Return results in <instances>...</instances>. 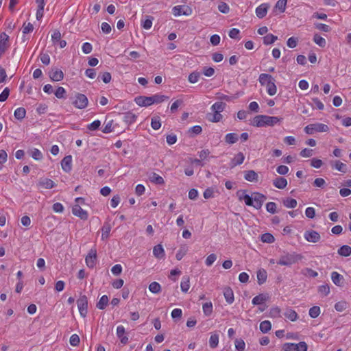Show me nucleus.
<instances>
[{
  "instance_id": "nucleus-42",
  "label": "nucleus",
  "mask_w": 351,
  "mask_h": 351,
  "mask_svg": "<svg viewBox=\"0 0 351 351\" xmlns=\"http://www.w3.org/2000/svg\"><path fill=\"white\" fill-rule=\"evenodd\" d=\"M154 17L152 16H146L145 20H142L141 25L145 29H149L152 26V21Z\"/></svg>"
},
{
  "instance_id": "nucleus-29",
  "label": "nucleus",
  "mask_w": 351,
  "mask_h": 351,
  "mask_svg": "<svg viewBox=\"0 0 351 351\" xmlns=\"http://www.w3.org/2000/svg\"><path fill=\"white\" fill-rule=\"evenodd\" d=\"M258 178V174L253 170L245 171L244 178L249 182H256Z\"/></svg>"
},
{
  "instance_id": "nucleus-10",
  "label": "nucleus",
  "mask_w": 351,
  "mask_h": 351,
  "mask_svg": "<svg viewBox=\"0 0 351 351\" xmlns=\"http://www.w3.org/2000/svg\"><path fill=\"white\" fill-rule=\"evenodd\" d=\"M9 47V36L6 33L2 32L0 34V58Z\"/></svg>"
},
{
  "instance_id": "nucleus-33",
  "label": "nucleus",
  "mask_w": 351,
  "mask_h": 351,
  "mask_svg": "<svg viewBox=\"0 0 351 351\" xmlns=\"http://www.w3.org/2000/svg\"><path fill=\"white\" fill-rule=\"evenodd\" d=\"M267 278V271L264 269H259L257 271V281L259 285H262L265 282Z\"/></svg>"
},
{
  "instance_id": "nucleus-45",
  "label": "nucleus",
  "mask_w": 351,
  "mask_h": 351,
  "mask_svg": "<svg viewBox=\"0 0 351 351\" xmlns=\"http://www.w3.org/2000/svg\"><path fill=\"white\" fill-rule=\"evenodd\" d=\"M313 41L319 47H324L326 45L325 38L322 37L319 34H315L313 36Z\"/></svg>"
},
{
  "instance_id": "nucleus-51",
  "label": "nucleus",
  "mask_w": 351,
  "mask_h": 351,
  "mask_svg": "<svg viewBox=\"0 0 351 351\" xmlns=\"http://www.w3.org/2000/svg\"><path fill=\"white\" fill-rule=\"evenodd\" d=\"M348 306V303L346 301H339L335 304V308L337 311L342 312L346 310Z\"/></svg>"
},
{
  "instance_id": "nucleus-18",
  "label": "nucleus",
  "mask_w": 351,
  "mask_h": 351,
  "mask_svg": "<svg viewBox=\"0 0 351 351\" xmlns=\"http://www.w3.org/2000/svg\"><path fill=\"white\" fill-rule=\"evenodd\" d=\"M117 335L123 345L128 342V337L125 335V330L123 326H118L117 328Z\"/></svg>"
},
{
  "instance_id": "nucleus-23",
  "label": "nucleus",
  "mask_w": 351,
  "mask_h": 351,
  "mask_svg": "<svg viewBox=\"0 0 351 351\" xmlns=\"http://www.w3.org/2000/svg\"><path fill=\"white\" fill-rule=\"evenodd\" d=\"M269 299V296L266 293H261L256 296H255L252 300V303L253 305H261L265 302H266Z\"/></svg>"
},
{
  "instance_id": "nucleus-36",
  "label": "nucleus",
  "mask_w": 351,
  "mask_h": 351,
  "mask_svg": "<svg viewBox=\"0 0 351 351\" xmlns=\"http://www.w3.org/2000/svg\"><path fill=\"white\" fill-rule=\"evenodd\" d=\"M108 301L109 300L107 295H102L99 299V302L96 304L97 308L100 310L105 309L108 305Z\"/></svg>"
},
{
  "instance_id": "nucleus-60",
  "label": "nucleus",
  "mask_w": 351,
  "mask_h": 351,
  "mask_svg": "<svg viewBox=\"0 0 351 351\" xmlns=\"http://www.w3.org/2000/svg\"><path fill=\"white\" fill-rule=\"evenodd\" d=\"M51 40L53 45H58V43L61 40V34L59 30H55L51 35Z\"/></svg>"
},
{
  "instance_id": "nucleus-26",
  "label": "nucleus",
  "mask_w": 351,
  "mask_h": 351,
  "mask_svg": "<svg viewBox=\"0 0 351 351\" xmlns=\"http://www.w3.org/2000/svg\"><path fill=\"white\" fill-rule=\"evenodd\" d=\"M149 180L151 182L156 184H163L165 183L162 177L159 176L155 172H152L149 174Z\"/></svg>"
},
{
  "instance_id": "nucleus-2",
  "label": "nucleus",
  "mask_w": 351,
  "mask_h": 351,
  "mask_svg": "<svg viewBox=\"0 0 351 351\" xmlns=\"http://www.w3.org/2000/svg\"><path fill=\"white\" fill-rule=\"evenodd\" d=\"M283 118L270 117L267 115H257L254 118L253 125L261 128L265 126H274L282 121Z\"/></svg>"
},
{
  "instance_id": "nucleus-47",
  "label": "nucleus",
  "mask_w": 351,
  "mask_h": 351,
  "mask_svg": "<svg viewBox=\"0 0 351 351\" xmlns=\"http://www.w3.org/2000/svg\"><path fill=\"white\" fill-rule=\"evenodd\" d=\"M277 39L278 37L276 36H274L272 34H269L263 37V43L265 45H271L274 43Z\"/></svg>"
},
{
  "instance_id": "nucleus-12",
  "label": "nucleus",
  "mask_w": 351,
  "mask_h": 351,
  "mask_svg": "<svg viewBox=\"0 0 351 351\" xmlns=\"http://www.w3.org/2000/svg\"><path fill=\"white\" fill-rule=\"evenodd\" d=\"M72 213L82 220H86L88 217V213L83 210L79 204H75L73 206Z\"/></svg>"
},
{
  "instance_id": "nucleus-17",
  "label": "nucleus",
  "mask_w": 351,
  "mask_h": 351,
  "mask_svg": "<svg viewBox=\"0 0 351 351\" xmlns=\"http://www.w3.org/2000/svg\"><path fill=\"white\" fill-rule=\"evenodd\" d=\"M134 101L139 106H149L152 105L151 97L138 96L134 99Z\"/></svg>"
},
{
  "instance_id": "nucleus-16",
  "label": "nucleus",
  "mask_w": 351,
  "mask_h": 351,
  "mask_svg": "<svg viewBox=\"0 0 351 351\" xmlns=\"http://www.w3.org/2000/svg\"><path fill=\"white\" fill-rule=\"evenodd\" d=\"M269 8V5L268 3L261 4L256 8L255 12L256 16L259 19L264 18L267 15Z\"/></svg>"
},
{
  "instance_id": "nucleus-15",
  "label": "nucleus",
  "mask_w": 351,
  "mask_h": 351,
  "mask_svg": "<svg viewBox=\"0 0 351 351\" xmlns=\"http://www.w3.org/2000/svg\"><path fill=\"white\" fill-rule=\"evenodd\" d=\"M49 77L52 81L59 82L64 78V73L60 69L53 68L49 73Z\"/></svg>"
},
{
  "instance_id": "nucleus-56",
  "label": "nucleus",
  "mask_w": 351,
  "mask_h": 351,
  "mask_svg": "<svg viewBox=\"0 0 351 351\" xmlns=\"http://www.w3.org/2000/svg\"><path fill=\"white\" fill-rule=\"evenodd\" d=\"M199 77L200 73L197 71H194L189 74L188 80L189 82L194 84L199 80Z\"/></svg>"
},
{
  "instance_id": "nucleus-14",
  "label": "nucleus",
  "mask_w": 351,
  "mask_h": 351,
  "mask_svg": "<svg viewBox=\"0 0 351 351\" xmlns=\"http://www.w3.org/2000/svg\"><path fill=\"white\" fill-rule=\"evenodd\" d=\"M62 169L64 171L69 173L72 169V156H66L61 161Z\"/></svg>"
},
{
  "instance_id": "nucleus-24",
  "label": "nucleus",
  "mask_w": 351,
  "mask_h": 351,
  "mask_svg": "<svg viewBox=\"0 0 351 351\" xmlns=\"http://www.w3.org/2000/svg\"><path fill=\"white\" fill-rule=\"evenodd\" d=\"M273 184L279 189H283L287 185V180L283 177H277L273 180Z\"/></svg>"
},
{
  "instance_id": "nucleus-35",
  "label": "nucleus",
  "mask_w": 351,
  "mask_h": 351,
  "mask_svg": "<svg viewBox=\"0 0 351 351\" xmlns=\"http://www.w3.org/2000/svg\"><path fill=\"white\" fill-rule=\"evenodd\" d=\"M203 312L205 316H210L213 312V306L211 302H206L202 306Z\"/></svg>"
},
{
  "instance_id": "nucleus-6",
  "label": "nucleus",
  "mask_w": 351,
  "mask_h": 351,
  "mask_svg": "<svg viewBox=\"0 0 351 351\" xmlns=\"http://www.w3.org/2000/svg\"><path fill=\"white\" fill-rule=\"evenodd\" d=\"M282 349L284 351H307L308 346L304 341L298 343H285Z\"/></svg>"
},
{
  "instance_id": "nucleus-50",
  "label": "nucleus",
  "mask_w": 351,
  "mask_h": 351,
  "mask_svg": "<svg viewBox=\"0 0 351 351\" xmlns=\"http://www.w3.org/2000/svg\"><path fill=\"white\" fill-rule=\"evenodd\" d=\"M261 241L263 243H272L274 242V237L270 233H264L261 235Z\"/></svg>"
},
{
  "instance_id": "nucleus-40",
  "label": "nucleus",
  "mask_w": 351,
  "mask_h": 351,
  "mask_svg": "<svg viewBox=\"0 0 351 351\" xmlns=\"http://www.w3.org/2000/svg\"><path fill=\"white\" fill-rule=\"evenodd\" d=\"M14 115L16 119L22 120L25 118L26 115V110L24 108H18L15 110Z\"/></svg>"
},
{
  "instance_id": "nucleus-46",
  "label": "nucleus",
  "mask_w": 351,
  "mask_h": 351,
  "mask_svg": "<svg viewBox=\"0 0 351 351\" xmlns=\"http://www.w3.org/2000/svg\"><path fill=\"white\" fill-rule=\"evenodd\" d=\"M149 290L153 293H159L161 291V286L157 282H152L149 285Z\"/></svg>"
},
{
  "instance_id": "nucleus-25",
  "label": "nucleus",
  "mask_w": 351,
  "mask_h": 351,
  "mask_svg": "<svg viewBox=\"0 0 351 351\" xmlns=\"http://www.w3.org/2000/svg\"><path fill=\"white\" fill-rule=\"evenodd\" d=\"M136 115L133 112L128 111L123 114V121L127 125H131L134 123L136 120Z\"/></svg>"
},
{
  "instance_id": "nucleus-4",
  "label": "nucleus",
  "mask_w": 351,
  "mask_h": 351,
  "mask_svg": "<svg viewBox=\"0 0 351 351\" xmlns=\"http://www.w3.org/2000/svg\"><path fill=\"white\" fill-rule=\"evenodd\" d=\"M265 78H269V83L266 86L267 92L270 96L274 95L277 92V87L275 84V79L269 74L261 73L258 77V82L261 85H264Z\"/></svg>"
},
{
  "instance_id": "nucleus-3",
  "label": "nucleus",
  "mask_w": 351,
  "mask_h": 351,
  "mask_svg": "<svg viewBox=\"0 0 351 351\" xmlns=\"http://www.w3.org/2000/svg\"><path fill=\"white\" fill-rule=\"evenodd\" d=\"M302 256L295 252L285 253L281 255L276 263L280 265L291 267L292 265L298 263L302 259Z\"/></svg>"
},
{
  "instance_id": "nucleus-39",
  "label": "nucleus",
  "mask_w": 351,
  "mask_h": 351,
  "mask_svg": "<svg viewBox=\"0 0 351 351\" xmlns=\"http://www.w3.org/2000/svg\"><path fill=\"white\" fill-rule=\"evenodd\" d=\"M152 98V103L154 104H160L163 102L165 100L168 99L169 97L163 95H159L156 94L152 96H151Z\"/></svg>"
},
{
  "instance_id": "nucleus-57",
  "label": "nucleus",
  "mask_w": 351,
  "mask_h": 351,
  "mask_svg": "<svg viewBox=\"0 0 351 351\" xmlns=\"http://www.w3.org/2000/svg\"><path fill=\"white\" fill-rule=\"evenodd\" d=\"M302 274L304 276H308L312 278H315L318 276V273L311 269V268H305L302 271Z\"/></svg>"
},
{
  "instance_id": "nucleus-44",
  "label": "nucleus",
  "mask_w": 351,
  "mask_h": 351,
  "mask_svg": "<svg viewBox=\"0 0 351 351\" xmlns=\"http://www.w3.org/2000/svg\"><path fill=\"white\" fill-rule=\"evenodd\" d=\"M188 250V247L186 245L180 246L176 255V259L180 261L186 255Z\"/></svg>"
},
{
  "instance_id": "nucleus-5",
  "label": "nucleus",
  "mask_w": 351,
  "mask_h": 351,
  "mask_svg": "<svg viewBox=\"0 0 351 351\" xmlns=\"http://www.w3.org/2000/svg\"><path fill=\"white\" fill-rule=\"evenodd\" d=\"M329 130V128L327 125L316 123L309 124L304 128V132L308 134H313L314 132H325Z\"/></svg>"
},
{
  "instance_id": "nucleus-34",
  "label": "nucleus",
  "mask_w": 351,
  "mask_h": 351,
  "mask_svg": "<svg viewBox=\"0 0 351 351\" xmlns=\"http://www.w3.org/2000/svg\"><path fill=\"white\" fill-rule=\"evenodd\" d=\"M206 117L208 121L213 123H217L221 121L222 119V115L217 111L213 112V113L207 114Z\"/></svg>"
},
{
  "instance_id": "nucleus-59",
  "label": "nucleus",
  "mask_w": 351,
  "mask_h": 351,
  "mask_svg": "<svg viewBox=\"0 0 351 351\" xmlns=\"http://www.w3.org/2000/svg\"><path fill=\"white\" fill-rule=\"evenodd\" d=\"M151 126L155 130H157L160 128L161 123L158 117L152 118Z\"/></svg>"
},
{
  "instance_id": "nucleus-11",
  "label": "nucleus",
  "mask_w": 351,
  "mask_h": 351,
  "mask_svg": "<svg viewBox=\"0 0 351 351\" xmlns=\"http://www.w3.org/2000/svg\"><path fill=\"white\" fill-rule=\"evenodd\" d=\"M304 237L305 239L311 243H317L318 242L320 239V234L315 230H306L304 234Z\"/></svg>"
},
{
  "instance_id": "nucleus-30",
  "label": "nucleus",
  "mask_w": 351,
  "mask_h": 351,
  "mask_svg": "<svg viewBox=\"0 0 351 351\" xmlns=\"http://www.w3.org/2000/svg\"><path fill=\"white\" fill-rule=\"evenodd\" d=\"M284 316L292 322L297 320L298 318V313L291 308H287L284 313Z\"/></svg>"
},
{
  "instance_id": "nucleus-38",
  "label": "nucleus",
  "mask_w": 351,
  "mask_h": 351,
  "mask_svg": "<svg viewBox=\"0 0 351 351\" xmlns=\"http://www.w3.org/2000/svg\"><path fill=\"white\" fill-rule=\"evenodd\" d=\"M331 166L333 169L338 170L339 171L346 173V165L341 162L339 160H336L334 162L331 163Z\"/></svg>"
},
{
  "instance_id": "nucleus-19",
  "label": "nucleus",
  "mask_w": 351,
  "mask_h": 351,
  "mask_svg": "<svg viewBox=\"0 0 351 351\" xmlns=\"http://www.w3.org/2000/svg\"><path fill=\"white\" fill-rule=\"evenodd\" d=\"M245 160V156L242 152H239L230 161V168H234L237 165H241Z\"/></svg>"
},
{
  "instance_id": "nucleus-37",
  "label": "nucleus",
  "mask_w": 351,
  "mask_h": 351,
  "mask_svg": "<svg viewBox=\"0 0 351 351\" xmlns=\"http://www.w3.org/2000/svg\"><path fill=\"white\" fill-rule=\"evenodd\" d=\"M338 254L342 256H349L351 255V247L347 245L341 246L337 251Z\"/></svg>"
},
{
  "instance_id": "nucleus-49",
  "label": "nucleus",
  "mask_w": 351,
  "mask_h": 351,
  "mask_svg": "<svg viewBox=\"0 0 351 351\" xmlns=\"http://www.w3.org/2000/svg\"><path fill=\"white\" fill-rule=\"evenodd\" d=\"M219 343V335L217 334H213L209 339V346L212 348H215Z\"/></svg>"
},
{
  "instance_id": "nucleus-32",
  "label": "nucleus",
  "mask_w": 351,
  "mask_h": 351,
  "mask_svg": "<svg viewBox=\"0 0 351 351\" xmlns=\"http://www.w3.org/2000/svg\"><path fill=\"white\" fill-rule=\"evenodd\" d=\"M239 140V136L236 133H228L225 136V141L229 145L236 143Z\"/></svg>"
},
{
  "instance_id": "nucleus-1",
  "label": "nucleus",
  "mask_w": 351,
  "mask_h": 351,
  "mask_svg": "<svg viewBox=\"0 0 351 351\" xmlns=\"http://www.w3.org/2000/svg\"><path fill=\"white\" fill-rule=\"evenodd\" d=\"M245 193V190H239L237 192L239 200H243L245 205L253 206L257 210L261 208L264 202L267 199V197L265 195L258 192H254L251 195Z\"/></svg>"
},
{
  "instance_id": "nucleus-54",
  "label": "nucleus",
  "mask_w": 351,
  "mask_h": 351,
  "mask_svg": "<svg viewBox=\"0 0 351 351\" xmlns=\"http://www.w3.org/2000/svg\"><path fill=\"white\" fill-rule=\"evenodd\" d=\"M318 292L322 296H327L330 293V287L328 285H321L318 287Z\"/></svg>"
},
{
  "instance_id": "nucleus-53",
  "label": "nucleus",
  "mask_w": 351,
  "mask_h": 351,
  "mask_svg": "<svg viewBox=\"0 0 351 351\" xmlns=\"http://www.w3.org/2000/svg\"><path fill=\"white\" fill-rule=\"evenodd\" d=\"M320 308L318 306H314L309 309V315L312 318L317 317L320 314Z\"/></svg>"
},
{
  "instance_id": "nucleus-7",
  "label": "nucleus",
  "mask_w": 351,
  "mask_h": 351,
  "mask_svg": "<svg viewBox=\"0 0 351 351\" xmlns=\"http://www.w3.org/2000/svg\"><path fill=\"white\" fill-rule=\"evenodd\" d=\"M72 104L76 108L84 109L88 106V99L85 95L78 93L75 95V100Z\"/></svg>"
},
{
  "instance_id": "nucleus-43",
  "label": "nucleus",
  "mask_w": 351,
  "mask_h": 351,
  "mask_svg": "<svg viewBox=\"0 0 351 351\" xmlns=\"http://www.w3.org/2000/svg\"><path fill=\"white\" fill-rule=\"evenodd\" d=\"M271 328V322L268 320H265L260 324V330L263 333L268 332Z\"/></svg>"
},
{
  "instance_id": "nucleus-52",
  "label": "nucleus",
  "mask_w": 351,
  "mask_h": 351,
  "mask_svg": "<svg viewBox=\"0 0 351 351\" xmlns=\"http://www.w3.org/2000/svg\"><path fill=\"white\" fill-rule=\"evenodd\" d=\"M30 155L36 160H40L43 157L41 152L36 148H34L31 150Z\"/></svg>"
},
{
  "instance_id": "nucleus-13",
  "label": "nucleus",
  "mask_w": 351,
  "mask_h": 351,
  "mask_svg": "<svg viewBox=\"0 0 351 351\" xmlns=\"http://www.w3.org/2000/svg\"><path fill=\"white\" fill-rule=\"evenodd\" d=\"M192 13V10L189 7L184 9L181 5H177L173 8V14L174 16H180L181 14L189 16Z\"/></svg>"
},
{
  "instance_id": "nucleus-20",
  "label": "nucleus",
  "mask_w": 351,
  "mask_h": 351,
  "mask_svg": "<svg viewBox=\"0 0 351 351\" xmlns=\"http://www.w3.org/2000/svg\"><path fill=\"white\" fill-rule=\"evenodd\" d=\"M223 293L226 301L231 304L234 301V293L232 289L230 287H226L223 289Z\"/></svg>"
},
{
  "instance_id": "nucleus-62",
  "label": "nucleus",
  "mask_w": 351,
  "mask_h": 351,
  "mask_svg": "<svg viewBox=\"0 0 351 351\" xmlns=\"http://www.w3.org/2000/svg\"><path fill=\"white\" fill-rule=\"evenodd\" d=\"M315 27L316 29L324 32H329L330 31V27L326 24L320 23H315Z\"/></svg>"
},
{
  "instance_id": "nucleus-63",
  "label": "nucleus",
  "mask_w": 351,
  "mask_h": 351,
  "mask_svg": "<svg viewBox=\"0 0 351 351\" xmlns=\"http://www.w3.org/2000/svg\"><path fill=\"white\" fill-rule=\"evenodd\" d=\"M287 0H278L276 3V8H278L280 12H284L286 9Z\"/></svg>"
},
{
  "instance_id": "nucleus-27",
  "label": "nucleus",
  "mask_w": 351,
  "mask_h": 351,
  "mask_svg": "<svg viewBox=\"0 0 351 351\" xmlns=\"http://www.w3.org/2000/svg\"><path fill=\"white\" fill-rule=\"evenodd\" d=\"M331 279L333 283L337 286H341L344 280L343 276L337 271L331 273Z\"/></svg>"
},
{
  "instance_id": "nucleus-21",
  "label": "nucleus",
  "mask_w": 351,
  "mask_h": 351,
  "mask_svg": "<svg viewBox=\"0 0 351 351\" xmlns=\"http://www.w3.org/2000/svg\"><path fill=\"white\" fill-rule=\"evenodd\" d=\"M111 230V225L108 221H106L101 228V240L106 241L110 237V232Z\"/></svg>"
},
{
  "instance_id": "nucleus-22",
  "label": "nucleus",
  "mask_w": 351,
  "mask_h": 351,
  "mask_svg": "<svg viewBox=\"0 0 351 351\" xmlns=\"http://www.w3.org/2000/svg\"><path fill=\"white\" fill-rule=\"evenodd\" d=\"M153 254L158 259H162L165 256V250L160 244H158L154 247Z\"/></svg>"
},
{
  "instance_id": "nucleus-55",
  "label": "nucleus",
  "mask_w": 351,
  "mask_h": 351,
  "mask_svg": "<svg viewBox=\"0 0 351 351\" xmlns=\"http://www.w3.org/2000/svg\"><path fill=\"white\" fill-rule=\"evenodd\" d=\"M218 10L223 14H227L230 11V7L226 2L221 1L218 5Z\"/></svg>"
},
{
  "instance_id": "nucleus-8",
  "label": "nucleus",
  "mask_w": 351,
  "mask_h": 351,
  "mask_svg": "<svg viewBox=\"0 0 351 351\" xmlns=\"http://www.w3.org/2000/svg\"><path fill=\"white\" fill-rule=\"evenodd\" d=\"M77 304L80 314L82 317H85L88 313V298L85 295H80L77 300Z\"/></svg>"
},
{
  "instance_id": "nucleus-31",
  "label": "nucleus",
  "mask_w": 351,
  "mask_h": 351,
  "mask_svg": "<svg viewBox=\"0 0 351 351\" xmlns=\"http://www.w3.org/2000/svg\"><path fill=\"white\" fill-rule=\"evenodd\" d=\"M181 290L184 293H186L190 288V278L188 276H184L180 283Z\"/></svg>"
},
{
  "instance_id": "nucleus-64",
  "label": "nucleus",
  "mask_w": 351,
  "mask_h": 351,
  "mask_svg": "<svg viewBox=\"0 0 351 351\" xmlns=\"http://www.w3.org/2000/svg\"><path fill=\"white\" fill-rule=\"evenodd\" d=\"M70 344L73 346H77L80 342V337L77 335L73 334L71 336L69 339Z\"/></svg>"
},
{
  "instance_id": "nucleus-9",
  "label": "nucleus",
  "mask_w": 351,
  "mask_h": 351,
  "mask_svg": "<svg viewBox=\"0 0 351 351\" xmlns=\"http://www.w3.org/2000/svg\"><path fill=\"white\" fill-rule=\"evenodd\" d=\"M86 264L88 267L93 268L96 265L97 262V250L92 248L85 258Z\"/></svg>"
},
{
  "instance_id": "nucleus-58",
  "label": "nucleus",
  "mask_w": 351,
  "mask_h": 351,
  "mask_svg": "<svg viewBox=\"0 0 351 351\" xmlns=\"http://www.w3.org/2000/svg\"><path fill=\"white\" fill-rule=\"evenodd\" d=\"M235 348L238 351H243L245 350V343L241 339H237L234 342Z\"/></svg>"
},
{
  "instance_id": "nucleus-61",
  "label": "nucleus",
  "mask_w": 351,
  "mask_h": 351,
  "mask_svg": "<svg viewBox=\"0 0 351 351\" xmlns=\"http://www.w3.org/2000/svg\"><path fill=\"white\" fill-rule=\"evenodd\" d=\"M56 97L58 99L65 98L66 90L64 88L59 86L54 93Z\"/></svg>"
},
{
  "instance_id": "nucleus-48",
  "label": "nucleus",
  "mask_w": 351,
  "mask_h": 351,
  "mask_svg": "<svg viewBox=\"0 0 351 351\" xmlns=\"http://www.w3.org/2000/svg\"><path fill=\"white\" fill-rule=\"evenodd\" d=\"M283 205L287 208H293L297 206V201L293 198H287L283 200Z\"/></svg>"
},
{
  "instance_id": "nucleus-41",
  "label": "nucleus",
  "mask_w": 351,
  "mask_h": 351,
  "mask_svg": "<svg viewBox=\"0 0 351 351\" xmlns=\"http://www.w3.org/2000/svg\"><path fill=\"white\" fill-rule=\"evenodd\" d=\"M226 104L222 101L215 102L212 106L211 110L213 112H221L225 109Z\"/></svg>"
},
{
  "instance_id": "nucleus-28",
  "label": "nucleus",
  "mask_w": 351,
  "mask_h": 351,
  "mask_svg": "<svg viewBox=\"0 0 351 351\" xmlns=\"http://www.w3.org/2000/svg\"><path fill=\"white\" fill-rule=\"evenodd\" d=\"M39 185L46 189H51L56 186L55 182L49 178L41 179L39 181Z\"/></svg>"
}]
</instances>
